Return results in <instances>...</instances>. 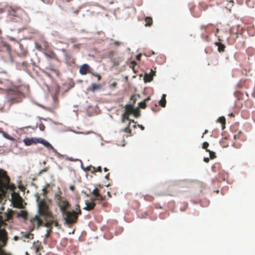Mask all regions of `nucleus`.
<instances>
[{
  "label": "nucleus",
  "instance_id": "obj_12",
  "mask_svg": "<svg viewBox=\"0 0 255 255\" xmlns=\"http://www.w3.org/2000/svg\"><path fill=\"white\" fill-rule=\"evenodd\" d=\"M39 138L26 137L23 139V142L27 146L38 143Z\"/></svg>",
  "mask_w": 255,
  "mask_h": 255
},
{
  "label": "nucleus",
  "instance_id": "obj_19",
  "mask_svg": "<svg viewBox=\"0 0 255 255\" xmlns=\"http://www.w3.org/2000/svg\"><path fill=\"white\" fill-rule=\"evenodd\" d=\"M14 214H16L17 217H21L24 219H26L27 217V213L26 211L21 210L19 212L15 211Z\"/></svg>",
  "mask_w": 255,
  "mask_h": 255
},
{
  "label": "nucleus",
  "instance_id": "obj_59",
  "mask_svg": "<svg viewBox=\"0 0 255 255\" xmlns=\"http://www.w3.org/2000/svg\"><path fill=\"white\" fill-rule=\"evenodd\" d=\"M104 171H105V172H107V171H108V169H107V168H106V167H105V168H104Z\"/></svg>",
  "mask_w": 255,
  "mask_h": 255
},
{
  "label": "nucleus",
  "instance_id": "obj_11",
  "mask_svg": "<svg viewBox=\"0 0 255 255\" xmlns=\"http://www.w3.org/2000/svg\"><path fill=\"white\" fill-rule=\"evenodd\" d=\"M95 200L96 199H93L91 201H86L85 203L86 207L84 208V209L87 211L93 210L96 206Z\"/></svg>",
  "mask_w": 255,
  "mask_h": 255
},
{
  "label": "nucleus",
  "instance_id": "obj_3",
  "mask_svg": "<svg viewBox=\"0 0 255 255\" xmlns=\"http://www.w3.org/2000/svg\"><path fill=\"white\" fill-rule=\"evenodd\" d=\"M81 214L82 211L80 209V206L79 204H77L75 211H67L63 214V215L65 223L70 226L77 223L78 216Z\"/></svg>",
  "mask_w": 255,
  "mask_h": 255
},
{
  "label": "nucleus",
  "instance_id": "obj_63",
  "mask_svg": "<svg viewBox=\"0 0 255 255\" xmlns=\"http://www.w3.org/2000/svg\"><path fill=\"white\" fill-rule=\"evenodd\" d=\"M62 51H63V52H66V50H65V49H62Z\"/></svg>",
  "mask_w": 255,
  "mask_h": 255
},
{
  "label": "nucleus",
  "instance_id": "obj_5",
  "mask_svg": "<svg viewBox=\"0 0 255 255\" xmlns=\"http://www.w3.org/2000/svg\"><path fill=\"white\" fill-rule=\"evenodd\" d=\"M38 209L39 215L43 218L52 214L49 209L47 203L44 199L39 202Z\"/></svg>",
  "mask_w": 255,
  "mask_h": 255
},
{
  "label": "nucleus",
  "instance_id": "obj_60",
  "mask_svg": "<svg viewBox=\"0 0 255 255\" xmlns=\"http://www.w3.org/2000/svg\"><path fill=\"white\" fill-rule=\"evenodd\" d=\"M107 194H108V195L110 197H111V195H110V193L109 192H107Z\"/></svg>",
  "mask_w": 255,
  "mask_h": 255
},
{
  "label": "nucleus",
  "instance_id": "obj_43",
  "mask_svg": "<svg viewBox=\"0 0 255 255\" xmlns=\"http://www.w3.org/2000/svg\"><path fill=\"white\" fill-rule=\"evenodd\" d=\"M117 85V83L116 82H114V83H113L111 85V87L112 88H115Z\"/></svg>",
  "mask_w": 255,
  "mask_h": 255
},
{
  "label": "nucleus",
  "instance_id": "obj_54",
  "mask_svg": "<svg viewBox=\"0 0 255 255\" xmlns=\"http://www.w3.org/2000/svg\"><path fill=\"white\" fill-rule=\"evenodd\" d=\"M109 176H110V173H108V174L105 176V178H106V179H109Z\"/></svg>",
  "mask_w": 255,
  "mask_h": 255
},
{
  "label": "nucleus",
  "instance_id": "obj_62",
  "mask_svg": "<svg viewBox=\"0 0 255 255\" xmlns=\"http://www.w3.org/2000/svg\"><path fill=\"white\" fill-rule=\"evenodd\" d=\"M159 57H160V58H162V59H163V61H164V56H163V57L160 56Z\"/></svg>",
  "mask_w": 255,
  "mask_h": 255
},
{
  "label": "nucleus",
  "instance_id": "obj_56",
  "mask_svg": "<svg viewBox=\"0 0 255 255\" xmlns=\"http://www.w3.org/2000/svg\"><path fill=\"white\" fill-rule=\"evenodd\" d=\"M44 126H42V127H40V129L42 130H44Z\"/></svg>",
  "mask_w": 255,
  "mask_h": 255
},
{
  "label": "nucleus",
  "instance_id": "obj_45",
  "mask_svg": "<svg viewBox=\"0 0 255 255\" xmlns=\"http://www.w3.org/2000/svg\"><path fill=\"white\" fill-rule=\"evenodd\" d=\"M241 133H242L241 132H239L238 134H235L234 138L235 139L239 138V134H240Z\"/></svg>",
  "mask_w": 255,
  "mask_h": 255
},
{
  "label": "nucleus",
  "instance_id": "obj_55",
  "mask_svg": "<svg viewBox=\"0 0 255 255\" xmlns=\"http://www.w3.org/2000/svg\"><path fill=\"white\" fill-rule=\"evenodd\" d=\"M74 188H75V187H74V186H71L70 187V189L71 190H74Z\"/></svg>",
  "mask_w": 255,
  "mask_h": 255
},
{
  "label": "nucleus",
  "instance_id": "obj_10",
  "mask_svg": "<svg viewBox=\"0 0 255 255\" xmlns=\"http://www.w3.org/2000/svg\"><path fill=\"white\" fill-rule=\"evenodd\" d=\"M79 73L83 75H85L87 73L91 74L92 72L90 70V67L87 64H83L80 68Z\"/></svg>",
  "mask_w": 255,
  "mask_h": 255
},
{
  "label": "nucleus",
  "instance_id": "obj_28",
  "mask_svg": "<svg viewBox=\"0 0 255 255\" xmlns=\"http://www.w3.org/2000/svg\"><path fill=\"white\" fill-rule=\"evenodd\" d=\"M206 151L209 153L210 158L211 159H214L216 157V154L214 152L210 151L209 149H206Z\"/></svg>",
  "mask_w": 255,
  "mask_h": 255
},
{
  "label": "nucleus",
  "instance_id": "obj_32",
  "mask_svg": "<svg viewBox=\"0 0 255 255\" xmlns=\"http://www.w3.org/2000/svg\"><path fill=\"white\" fill-rule=\"evenodd\" d=\"M130 124V121L129 122L128 126L124 128V131L127 133H130L131 132V129L129 128V126Z\"/></svg>",
  "mask_w": 255,
  "mask_h": 255
},
{
  "label": "nucleus",
  "instance_id": "obj_8",
  "mask_svg": "<svg viewBox=\"0 0 255 255\" xmlns=\"http://www.w3.org/2000/svg\"><path fill=\"white\" fill-rule=\"evenodd\" d=\"M56 197L59 200L58 206L60 208V211L63 214L67 211V209L70 206V204L67 200L62 199L60 195H56Z\"/></svg>",
  "mask_w": 255,
  "mask_h": 255
},
{
  "label": "nucleus",
  "instance_id": "obj_6",
  "mask_svg": "<svg viewBox=\"0 0 255 255\" xmlns=\"http://www.w3.org/2000/svg\"><path fill=\"white\" fill-rule=\"evenodd\" d=\"M12 191L13 192L11 194V201L13 206L17 208H23L22 198L18 193H15L14 190Z\"/></svg>",
  "mask_w": 255,
  "mask_h": 255
},
{
  "label": "nucleus",
  "instance_id": "obj_34",
  "mask_svg": "<svg viewBox=\"0 0 255 255\" xmlns=\"http://www.w3.org/2000/svg\"><path fill=\"white\" fill-rule=\"evenodd\" d=\"M52 229H49L47 230L46 234L45 235V238H48L49 237L50 234L52 232Z\"/></svg>",
  "mask_w": 255,
  "mask_h": 255
},
{
  "label": "nucleus",
  "instance_id": "obj_51",
  "mask_svg": "<svg viewBox=\"0 0 255 255\" xmlns=\"http://www.w3.org/2000/svg\"><path fill=\"white\" fill-rule=\"evenodd\" d=\"M138 126L141 130L144 129V127L142 125H138Z\"/></svg>",
  "mask_w": 255,
  "mask_h": 255
},
{
  "label": "nucleus",
  "instance_id": "obj_23",
  "mask_svg": "<svg viewBox=\"0 0 255 255\" xmlns=\"http://www.w3.org/2000/svg\"><path fill=\"white\" fill-rule=\"evenodd\" d=\"M216 45L218 46V50L219 52H222L225 51V46L220 43V42H216Z\"/></svg>",
  "mask_w": 255,
  "mask_h": 255
},
{
  "label": "nucleus",
  "instance_id": "obj_33",
  "mask_svg": "<svg viewBox=\"0 0 255 255\" xmlns=\"http://www.w3.org/2000/svg\"><path fill=\"white\" fill-rule=\"evenodd\" d=\"M91 75H92L94 77H97L98 79V81H100L101 80V76L100 74L92 72L91 73Z\"/></svg>",
  "mask_w": 255,
  "mask_h": 255
},
{
  "label": "nucleus",
  "instance_id": "obj_18",
  "mask_svg": "<svg viewBox=\"0 0 255 255\" xmlns=\"http://www.w3.org/2000/svg\"><path fill=\"white\" fill-rule=\"evenodd\" d=\"M102 88V86L100 84L92 83L89 91L94 92L96 91L100 90Z\"/></svg>",
  "mask_w": 255,
  "mask_h": 255
},
{
  "label": "nucleus",
  "instance_id": "obj_64",
  "mask_svg": "<svg viewBox=\"0 0 255 255\" xmlns=\"http://www.w3.org/2000/svg\"><path fill=\"white\" fill-rule=\"evenodd\" d=\"M25 255H29L28 254V253H27V252H26V253H25Z\"/></svg>",
  "mask_w": 255,
  "mask_h": 255
},
{
  "label": "nucleus",
  "instance_id": "obj_48",
  "mask_svg": "<svg viewBox=\"0 0 255 255\" xmlns=\"http://www.w3.org/2000/svg\"><path fill=\"white\" fill-rule=\"evenodd\" d=\"M47 171V168H44V169H43L41 170L40 171L39 173H40V174H41V173H43V172H46Z\"/></svg>",
  "mask_w": 255,
  "mask_h": 255
},
{
  "label": "nucleus",
  "instance_id": "obj_38",
  "mask_svg": "<svg viewBox=\"0 0 255 255\" xmlns=\"http://www.w3.org/2000/svg\"><path fill=\"white\" fill-rule=\"evenodd\" d=\"M32 236L33 235L30 233L26 234L24 235L25 238L27 239H32L33 238Z\"/></svg>",
  "mask_w": 255,
  "mask_h": 255
},
{
  "label": "nucleus",
  "instance_id": "obj_52",
  "mask_svg": "<svg viewBox=\"0 0 255 255\" xmlns=\"http://www.w3.org/2000/svg\"><path fill=\"white\" fill-rule=\"evenodd\" d=\"M207 27V25H203L201 26V29H205Z\"/></svg>",
  "mask_w": 255,
  "mask_h": 255
},
{
  "label": "nucleus",
  "instance_id": "obj_20",
  "mask_svg": "<svg viewBox=\"0 0 255 255\" xmlns=\"http://www.w3.org/2000/svg\"><path fill=\"white\" fill-rule=\"evenodd\" d=\"M43 218L44 221H47L52 225H53V223L56 219V218L53 216L52 214H50V215H48V216L44 217H43Z\"/></svg>",
  "mask_w": 255,
  "mask_h": 255
},
{
  "label": "nucleus",
  "instance_id": "obj_36",
  "mask_svg": "<svg viewBox=\"0 0 255 255\" xmlns=\"http://www.w3.org/2000/svg\"><path fill=\"white\" fill-rule=\"evenodd\" d=\"M81 44H74L73 46V48L74 49H77V50H79L80 48Z\"/></svg>",
  "mask_w": 255,
  "mask_h": 255
},
{
  "label": "nucleus",
  "instance_id": "obj_35",
  "mask_svg": "<svg viewBox=\"0 0 255 255\" xmlns=\"http://www.w3.org/2000/svg\"><path fill=\"white\" fill-rule=\"evenodd\" d=\"M53 225L55 226V227H57L58 229L61 228V225L59 224L58 221H57L56 219H55Z\"/></svg>",
  "mask_w": 255,
  "mask_h": 255
},
{
  "label": "nucleus",
  "instance_id": "obj_14",
  "mask_svg": "<svg viewBox=\"0 0 255 255\" xmlns=\"http://www.w3.org/2000/svg\"><path fill=\"white\" fill-rule=\"evenodd\" d=\"M5 48L7 52L10 54V47L6 43L2 41L0 39V51L3 50V49Z\"/></svg>",
  "mask_w": 255,
  "mask_h": 255
},
{
  "label": "nucleus",
  "instance_id": "obj_31",
  "mask_svg": "<svg viewBox=\"0 0 255 255\" xmlns=\"http://www.w3.org/2000/svg\"><path fill=\"white\" fill-rule=\"evenodd\" d=\"M218 121L219 122H220V123H221L222 124V125H225V123H226V120H225V118L223 117H220L218 120Z\"/></svg>",
  "mask_w": 255,
  "mask_h": 255
},
{
  "label": "nucleus",
  "instance_id": "obj_17",
  "mask_svg": "<svg viewBox=\"0 0 255 255\" xmlns=\"http://www.w3.org/2000/svg\"><path fill=\"white\" fill-rule=\"evenodd\" d=\"M92 193L96 198H95L96 200H99L103 201V200H104L105 199V197L103 196H102L101 195H100V194L99 193V190L97 188H95V189H94V190L93 191Z\"/></svg>",
  "mask_w": 255,
  "mask_h": 255
},
{
  "label": "nucleus",
  "instance_id": "obj_40",
  "mask_svg": "<svg viewBox=\"0 0 255 255\" xmlns=\"http://www.w3.org/2000/svg\"><path fill=\"white\" fill-rule=\"evenodd\" d=\"M50 70H51V71H52L54 72L56 74V75H57V76H59V71H58V70H55V69H53V68H52V69H51Z\"/></svg>",
  "mask_w": 255,
  "mask_h": 255
},
{
  "label": "nucleus",
  "instance_id": "obj_44",
  "mask_svg": "<svg viewBox=\"0 0 255 255\" xmlns=\"http://www.w3.org/2000/svg\"><path fill=\"white\" fill-rule=\"evenodd\" d=\"M141 57V54H138L136 55V58L138 60H140Z\"/></svg>",
  "mask_w": 255,
  "mask_h": 255
},
{
  "label": "nucleus",
  "instance_id": "obj_46",
  "mask_svg": "<svg viewBox=\"0 0 255 255\" xmlns=\"http://www.w3.org/2000/svg\"><path fill=\"white\" fill-rule=\"evenodd\" d=\"M114 44L115 45H116L119 46V45H120L121 44V42H119V41H115V42H114Z\"/></svg>",
  "mask_w": 255,
  "mask_h": 255
},
{
  "label": "nucleus",
  "instance_id": "obj_9",
  "mask_svg": "<svg viewBox=\"0 0 255 255\" xmlns=\"http://www.w3.org/2000/svg\"><path fill=\"white\" fill-rule=\"evenodd\" d=\"M34 44L35 48L39 51L47 50L49 48V44L45 40H41L39 42H35Z\"/></svg>",
  "mask_w": 255,
  "mask_h": 255
},
{
  "label": "nucleus",
  "instance_id": "obj_42",
  "mask_svg": "<svg viewBox=\"0 0 255 255\" xmlns=\"http://www.w3.org/2000/svg\"><path fill=\"white\" fill-rule=\"evenodd\" d=\"M91 168H92L91 165L87 166L86 168L84 169V170L86 171H90V170L91 169Z\"/></svg>",
  "mask_w": 255,
  "mask_h": 255
},
{
  "label": "nucleus",
  "instance_id": "obj_37",
  "mask_svg": "<svg viewBox=\"0 0 255 255\" xmlns=\"http://www.w3.org/2000/svg\"><path fill=\"white\" fill-rule=\"evenodd\" d=\"M209 146V143L207 142H204L203 143V145H202V147L204 149H205L206 150V149H207V147Z\"/></svg>",
  "mask_w": 255,
  "mask_h": 255
},
{
  "label": "nucleus",
  "instance_id": "obj_22",
  "mask_svg": "<svg viewBox=\"0 0 255 255\" xmlns=\"http://www.w3.org/2000/svg\"><path fill=\"white\" fill-rule=\"evenodd\" d=\"M166 95L163 94L161 97V99L159 101V104L162 107H165L166 104Z\"/></svg>",
  "mask_w": 255,
  "mask_h": 255
},
{
  "label": "nucleus",
  "instance_id": "obj_47",
  "mask_svg": "<svg viewBox=\"0 0 255 255\" xmlns=\"http://www.w3.org/2000/svg\"><path fill=\"white\" fill-rule=\"evenodd\" d=\"M96 170H97L98 172H101L102 167L101 166H98L97 168H96Z\"/></svg>",
  "mask_w": 255,
  "mask_h": 255
},
{
  "label": "nucleus",
  "instance_id": "obj_41",
  "mask_svg": "<svg viewBox=\"0 0 255 255\" xmlns=\"http://www.w3.org/2000/svg\"><path fill=\"white\" fill-rule=\"evenodd\" d=\"M69 40L71 43H74V42H76L77 39L75 38H72L69 39Z\"/></svg>",
  "mask_w": 255,
  "mask_h": 255
},
{
  "label": "nucleus",
  "instance_id": "obj_27",
  "mask_svg": "<svg viewBox=\"0 0 255 255\" xmlns=\"http://www.w3.org/2000/svg\"><path fill=\"white\" fill-rule=\"evenodd\" d=\"M149 99V98H147L145 100H144L143 101L140 102L138 104V106H139V108H141V109H145L146 107L145 102L146 101H148Z\"/></svg>",
  "mask_w": 255,
  "mask_h": 255
},
{
  "label": "nucleus",
  "instance_id": "obj_21",
  "mask_svg": "<svg viewBox=\"0 0 255 255\" xmlns=\"http://www.w3.org/2000/svg\"><path fill=\"white\" fill-rule=\"evenodd\" d=\"M134 109L133 105L129 104L126 105L125 106V112L130 115V114H132Z\"/></svg>",
  "mask_w": 255,
  "mask_h": 255
},
{
  "label": "nucleus",
  "instance_id": "obj_4",
  "mask_svg": "<svg viewBox=\"0 0 255 255\" xmlns=\"http://www.w3.org/2000/svg\"><path fill=\"white\" fill-rule=\"evenodd\" d=\"M5 10L7 12V14L11 19L15 17L21 18L23 15L25 14V11L19 7L6 6Z\"/></svg>",
  "mask_w": 255,
  "mask_h": 255
},
{
  "label": "nucleus",
  "instance_id": "obj_1",
  "mask_svg": "<svg viewBox=\"0 0 255 255\" xmlns=\"http://www.w3.org/2000/svg\"><path fill=\"white\" fill-rule=\"evenodd\" d=\"M0 89L7 91V99L11 104L21 102L23 95L20 91L19 87L14 86L10 81L1 82Z\"/></svg>",
  "mask_w": 255,
  "mask_h": 255
},
{
  "label": "nucleus",
  "instance_id": "obj_7",
  "mask_svg": "<svg viewBox=\"0 0 255 255\" xmlns=\"http://www.w3.org/2000/svg\"><path fill=\"white\" fill-rule=\"evenodd\" d=\"M44 221L45 222L44 223L43 221L37 216H36L34 218L31 220V222L33 225L36 224L38 228L39 226L43 225L44 227H47L48 229H52V225L47 221Z\"/></svg>",
  "mask_w": 255,
  "mask_h": 255
},
{
  "label": "nucleus",
  "instance_id": "obj_39",
  "mask_svg": "<svg viewBox=\"0 0 255 255\" xmlns=\"http://www.w3.org/2000/svg\"><path fill=\"white\" fill-rule=\"evenodd\" d=\"M90 171L91 173H95L96 172H97V170H96V167L92 166L91 169L90 170Z\"/></svg>",
  "mask_w": 255,
  "mask_h": 255
},
{
  "label": "nucleus",
  "instance_id": "obj_58",
  "mask_svg": "<svg viewBox=\"0 0 255 255\" xmlns=\"http://www.w3.org/2000/svg\"><path fill=\"white\" fill-rule=\"evenodd\" d=\"M205 39L206 41H208V36L206 35L205 36Z\"/></svg>",
  "mask_w": 255,
  "mask_h": 255
},
{
  "label": "nucleus",
  "instance_id": "obj_49",
  "mask_svg": "<svg viewBox=\"0 0 255 255\" xmlns=\"http://www.w3.org/2000/svg\"><path fill=\"white\" fill-rule=\"evenodd\" d=\"M131 66H132V67L133 68V67L136 65V63L135 61H133L131 62Z\"/></svg>",
  "mask_w": 255,
  "mask_h": 255
},
{
  "label": "nucleus",
  "instance_id": "obj_53",
  "mask_svg": "<svg viewBox=\"0 0 255 255\" xmlns=\"http://www.w3.org/2000/svg\"><path fill=\"white\" fill-rule=\"evenodd\" d=\"M4 11H6L5 10V7L4 8V9H3V8H0V13H2Z\"/></svg>",
  "mask_w": 255,
  "mask_h": 255
},
{
  "label": "nucleus",
  "instance_id": "obj_25",
  "mask_svg": "<svg viewBox=\"0 0 255 255\" xmlns=\"http://www.w3.org/2000/svg\"><path fill=\"white\" fill-rule=\"evenodd\" d=\"M1 132H2V133L3 136L5 138H7V139H9V140H11V141H13V140H14V138L13 137L10 136L8 133H7L6 132H4V131H2Z\"/></svg>",
  "mask_w": 255,
  "mask_h": 255
},
{
  "label": "nucleus",
  "instance_id": "obj_2",
  "mask_svg": "<svg viewBox=\"0 0 255 255\" xmlns=\"http://www.w3.org/2000/svg\"><path fill=\"white\" fill-rule=\"evenodd\" d=\"M16 187L14 184L10 183V178L6 171L0 169V192L5 194L7 190L14 191Z\"/></svg>",
  "mask_w": 255,
  "mask_h": 255
},
{
  "label": "nucleus",
  "instance_id": "obj_24",
  "mask_svg": "<svg viewBox=\"0 0 255 255\" xmlns=\"http://www.w3.org/2000/svg\"><path fill=\"white\" fill-rule=\"evenodd\" d=\"M145 26H150L152 24V19L151 17H146L145 18Z\"/></svg>",
  "mask_w": 255,
  "mask_h": 255
},
{
  "label": "nucleus",
  "instance_id": "obj_50",
  "mask_svg": "<svg viewBox=\"0 0 255 255\" xmlns=\"http://www.w3.org/2000/svg\"><path fill=\"white\" fill-rule=\"evenodd\" d=\"M204 161L205 162H208L209 161V158L208 157H204Z\"/></svg>",
  "mask_w": 255,
  "mask_h": 255
},
{
  "label": "nucleus",
  "instance_id": "obj_15",
  "mask_svg": "<svg viewBox=\"0 0 255 255\" xmlns=\"http://www.w3.org/2000/svg\"><path fill=\"white\" fill-rule=\"evenodd\" d=\"M43 249V247L40 244L34 245L32 247V249L34 251L35 255H41L40 251Z\"/></svg>",
  "mask_w": 255,
  "mask_h": 255
},
{
  "label": "nucleus",
  "instance_id": "obj_26",
  "mask_svg": "<svg viewBox=\"0 0 255 255\" xmlns=\"http://www.w3.org/2000/svg\"><path fill=\"white\" fill-rule=\"evenodd\" d=\"M129 115L125 112L124 114L122 115V122L124 123L126 120L129 121Z\"/></svg>",
  "mask_w": 255,
  "mask_h": 255
},
{
  "label": "nucleus",
  "instance_id": "obj_30",
  "mask_svg": "<svg viewBox=\"0 0 255 255\" xmlns=\"http://www.w3.org/2000/svg\"><path fill=\"white\" fill-rule=\"evenodd\" d=\"M144 80L145 82H150L152 80V78L150 75L145 74L144 76Z\"/></svg>",
  "mask_w": 255,
  "mask_h": 255
},
{
  "label": "nucleus",
  "instance_id": "obj_16",
  "mask_svg": "<svg viewBox=\"0 0 255 255\" xmlns=\"http://www.w3.org/2000/svg\"><path fill=\"white\" fill-rule=\"evenodd\" d=\"M38 143H40L44 145L46 147H47L48 149H54V147L53 146L49 143L47 141L45 140L44 139L41 138H39Z\"/></svg>",
  "mask_w": 255,
  "mask_h": 255
},
{
  "label": "nucleus",
  "instance_id": "obj_61",
  "mask_svg": "<svg viewBox=\"0 0 255 255\" xmlns=\"http://www.w3.org/2000/svg\"><path fill=\"white\" fill-rule=\"evenodd\" d=\"M14 240H17L18 239V237L16 236L14 237Z\"/></svg>",
  "mask_w": 255,
  "mask_h": 255
},
{
  "label": "nucleus",
  "instance_id": "obj_13",
  "mask_svg": "<svg viewBox=\"0 0 255 255\" xmlns=\"http://www.w3.org/2000/svg\"><path fill=\"white\" fill-rule=\"evenodd\" d=\"M44 55L48 59H57V56L52 50H48L44 53Z\"/></svg>",
  "mask_w": 255,
  "mask_h": 255
},
{
  "label": "nucleus",
  "instance_id": "obj_29",
  "mask_svg": "<svg viewBox=\"0 0 255 255\" xmlns=\"http://www.w3.org/2000/svg\"><path fill=\"white\" fill-rule=\"evenodd\" d=\"M132 114H133L135 118H137L140 115V111L138 109H134L133 112H132Z\"/></svg>",
  "mask_w": 255,
  "mask_h": 255
},
{
  "label": "nucleus",
  "instance_id": "obj_57",
  "mask_svg": "<svg viewBox=\"0 0 255 255\" xmlns=\"http://www.w3.org/2000/svg\"><path fill=\"white\" fill-rule=\"evenodd\" d=\"M44 126H42V127H40V129L42 130H44Z\"/></svg>",
  "mask_w": 255,
  "mask_h": 255
}]
</instances>
